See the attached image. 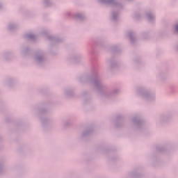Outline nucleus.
Returning a JSON list of instances; mask_svg holds the SVG:
<instances>
[{
	"mask_svg": "<svg viewBox=\"0 0 178 178\" xmlns=\"http://www.w3.org/2000/svg\"><path fill=\"white\" fill-rule=\"evenodd\" d=\"M176 30L178 32V25L176 26Z\"/></svg>",
	"mask_w": 178,
	"mask_h": 178,
	"instance_id": "f257e3e1",
	"label": "nucleus"
}]
</instances>
